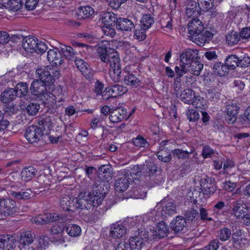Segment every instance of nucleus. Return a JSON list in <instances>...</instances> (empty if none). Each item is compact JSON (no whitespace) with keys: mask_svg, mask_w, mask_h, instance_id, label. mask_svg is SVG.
Returning a JSON list of instances; mask_svg holds the SVG:
<instances>
[{"mask_svg":"<svg viewBox=\"0 0 250 250\" xmlns=\"http://www.w3.org/2000/svg\"><path fill=\"white\" fill-rule=\"evenodd\" d=\"M37 79L34 80L29 88L31 94L40 99L47 92L46 86L51 85L59 78L60 73L51 66L38 68L36 71Z\"/></svg>","mask_w":250,"mask_h":250,"instance_id":"f257e3e1","label":"nucleus"},{"mask_svg":"<svg viewBox=\"0 0 250 250\" xmlns=\"http://www.w3.org/2000/svg\"><path fill=\"white\" fill-rule=\"evenodd\" d=\"M103 185L99 181L95 182L91 192H81L76 198L77 208L89 209L99 207L104 199Z\"/></svg>","mask_w":250,"mask_h":250,"instance_id":"f03ea898","label":"nucleus"},{"mask_svg":"<svg viewBox=\"0 0 250 250\" xmlns=\"http://www.w3.org/2000/svg\"><path fill=\"white\" fill-rule=\"evenodd\" d=\"M99 56L101 60L109 64L113 73H110V76L115 82L120 80L121 68L120 65V59L119 55L114 49H107L103 46L99 47L98 50Z\"/></svg>","mask_w":250,"mask_h":250,"instance_id":"7ed1b4c3","label":"nucleus"},{"mask_svg":"<svg viewBox=\"0 0 250 250\" xmlns=\"http://www.w3.org/2000/svg\"><path fill=\"white\" fill-rule=\"evenodd\" d=\"M153 237L145 229L139 230L138 235L131 237L129 243H122L125 250H142L146 248L147 244L153 241Z\"/></svg>","mask_w":250,"mask_h":250,"instance_id":"20e7f679","label":"nucleus"},{"mask_svg":"<svg viewBox=\"0 0 250 250\" xmlns=\"http://www.w3.org/2000/svg\"><path fill=\"white\" fill-rule=\"evenodd\" d=\"M201 188L199 191L195 189L192 192L193 198L195 197L193 203L197 204V202L202 201L203 198L206 200L210 196L213 194L216 190V186L211 179L209 177H206L201 179L200 181Z\"/></svg>","mask_w":250,"mask_h":250,"instance_id":"39448f33","label":"nucleus"},{"mask_svg":"<svg viewBox=\"0 0 250 250\" xmlns=\"http://www.w3.org/2000/svg\"><path fill=\"white\" fill-rule=\"evenodd\" d=\"M140 172L137 166L128 169H125L123 174L119 177L115 184V189L117 191H125L129 187L130 183L132 182Z\"/></svg>","mask_w":250,"mask_h":250,"instance_id":"423d86ee","label":"nucleus"},{"mask_svg":"<svg viewBox=\"0 0 250 250\" xmlns=\"http://www.w3.org/2000/svg\"><path fill=\"white\" fill-rule=\"evenodd\" d=\"M22 46L25 51L31 53L36 52L42 54L47 48L44 42H39L37 38L30 36L25 37L22 39Z\"/></svg>","mask_w":250,"mask_h":250,"instance_id":"0eeeda50","label":"nucleus"},{"mask_svg":"<svg viewBox=\"0 0 250 250\" xmlns=\"http://www.w3.org/2000/svg\"><path fill=\"white\" fill-rule=\"evenodd\" d=\"M24 136L30 143H37L43 138V129L38 125H30L27 128Z\"/></svg>","mask_w":250,"mask_h":250,"instance_id":"6e6552de","label":"nucleus"},{"mask_svg":"<svg viewBox=\"0 0 250 250\" xmlns=\"http://www.w3.org/2000/svg\"><path fill=\"white\" fill-rule=\"evenodd\" d=\"M162 206V215L167 217L177 212L176 206L172 199L166 197L160 202L157 204L156 208L158 206Z\"/></svg>","mask_w":250,"mask_h":250,"instance_id":"1a4fd4ad","label":"nucleus"},{"mask_svg":"<svg viewBox=\"0 0 250 250\" xmlns=\"http://www.w3.org/2000/svg\"><path fill=\"white\" fill-rule=\"evenodd\" d=\"M127 89L126 87L119 84H115L106 87L102 96L104 99L107 100L109 98H116L126 93Z\"/></svg>","mask_w":250,"mask_h":250,"instance_id":"9d476101","label":"nucleus"},{"mask_svg":"<svg viewBox=\"0 0 250 250\" xmlns=\"http://www.w3.org/2000/svg\"><path fill=\"white\" fill-rule=\"evenodd\" d=\"M204 27L202 22L197 18H193L188 24V31L190 40L194 42V38H197L201 32H203Z\"/></svg>","mask_w":250,"mask_h":250,"instance_id":"9b49d317","label":"nucleus"},{"mask_svg":"<svg viewBox=\"0 0 250 250\" xmlns=\"http://www.w3.org/2000/svg\"><path fill=\"white\" fill-rule=\"evenodd\" d=\"M239 110V107L236 103L231 102L229 103L226 106L225 119L229 124H233L237 120V115Z\"/></svg>","mask_w":250,"mask_h":250,"instance_id":"f8f14e48","label":"nucleus"},{"mask_svg":"<svg viewBox=\"0 0 250 250\" xmlns=\"http://www.w3.org/2000/svg\"><path fill=\"white\" fill-rule=\"evenodd\" d=\"M62 220L61 216L56 213H44L40 214L32 219V222L38 225H42L48 222Z\"/></svg>","mask_w":250,"mask_h":250,"instance_id":"ddd939ff","label":"nucleus"},{"mask_svg":"<svg viewBox=\"0 0 250 250\" xmlns=\"http://www.w3.org/2000/svg\"><path fill=\"white\" fill-rule=\"evenodd\" d=\"M15 242V237L11 234L0 235V250H13Z\"/></svg>","mask_w":250,"mask_h":250,"instance_id":"4468645a","label":"nucleus"},{"mask_svg":"<svg viewBox=\"0 0 250 250\" xmlns=\"http://www.w3.org/2000/svg\"><path fill=\"white\" fill-rule=\"evenodd\" d=\"M0 210L4 216H9L16 212V202L11 199L4 200L0 202Z\"/></svg>","mask_w":250,"mask_h":250,"instance_id":"2eb2a0df","label":"nucleus"},{"mask_svg":"<svg viewBox=\"0 0 250 250\" xmlns=\"http://www.w3.org/2000/svg\"><path fill=\"white\" fill-rule=\"evenodd\" d=\"M168 233V227L163 222H159L156 227L155 230H150L149 232L150 236L153 237V240L156 238L161 239L167 236Z\"/></svg>","mask_w":250,"mask_h":250,"instance_id":"dca6fc26","label":"nucleus"},{"mask_svg":"<svg viewBox=\"0 0 250 250\" xmlns=\"http://www.w3.org/2000/svg\"><path fill=\"white\" fill-rule=\"evenodd\" d=\"M60 205L64 210L73 211L77 208L76 198L70 195H64L61 199Z\"/></svg>","mask_w":250,"mask_h":250,"instance_id":"f3484780","label":"nucleus"},{"mask_svg":"<svg viewBox=\"0 0 250 250\" xmlns=\"http://www.w3.org/2000/svg\"><path fill=\"white\" fill-rule=\"evenodd\" d=\"M48 61L55 66L60 65L63 61V57L62 53L57 49H50L47 52Z\"/></svg>","mask_w":250,"mask_h":250,"instance_id":"a211bd4d","label":"nucleus"},{"mask_svg":"<svg viewBox=\"0 0 250 250\" xmlns=\"http://www.w3.org/2000/svg\"><path fill=\"white\" fill-rule=\"evenodd\" d=\"M100 20L106 26H111L116 22L118 17L116 14L111 12L102 11L100 14Z\"/></svg>","mask_w":250,"mask_h":250,"instance_id":"6ab92c4d","label":"nucleus"},{"mask_svg":"<svg viewBox=\"0 0 250 250\" xmlns=\"http://www.w3.org/2000/svg\"><path fill=\"white\" fill-rule=\"evenodd\" d=\"M117 28L123 31H131L135 27L133 21L127 18H118L116 22Z\"/></svg>","mask_w":250,"mask_h":250,"instance_id":"aec40b11","label":"nucleus"},{"mask_svg":"<svg viewBox=\"0 0 250 250\" xmlns=\"http://www.w3.org/2000/svg\"><path fill=\"white\" fill-rule=\"evenodd\" d=\"M198 52L196 49H187L181 54L180 59L184 63H190L195 61L198 57Z\"/></svg>","mask_w":250,"mask_h":250,"instance_id":"412c9836","label":"nucleus"},{"mask_svg":"<svg viewBox=\"0 0 250 250\" xmlns=\"http://www.w3.org/2000/svg\"><path fill=\"white\" fill-rule=\"evenodd\" d=\"M126 228L122 224H113L110 228V236L114 239H120L125 236Z\"/></svg>","mask_w":250,"mask_h":250,"instance_id":"4be33fe9","label":"nucleus"},{"mask_svg":"<svg viewBox=\"0 0 250 250\" xmlns=\"http://www.w3.org/2000/svg\"><path fill=\"white\" fill-rule=\"evenodd\" d=\"M126 110L125 108L119 107L112 110L109 119L113 123H118L126 117Z\"/></svg>","mask_w":250,"mask_h":250,"instance_id":"5701e85b","label":"nucleus"},{"mask_svg":"<svg viewBox=\"0 0 250 250\" xmlns=\"http://www.w3.org/2000/svg\"><path fill=\"white\" fill-rule=\"evenodd\" d=\"M35 235L30 231H24L21 233L19 242L22 249H25L31 244Z\"/></svg>","mask_w":250,"mask_h":250,"instance_id":"b1692460","label":"nucleus"},{"mask_svg":"<svg viewBox=\"0 0 250 250\" xmlns=\"http://www.w3.org/2000/svg\"><path fill=\"white\" fill-rule=\"evenodd\" d=\"M17 97V92L13 88H7L0 95V101L4 104H8L13 101Z\"/></svg>","mask_w":250,"mask_h":250,"instance_id":"393cba45","label":"nucleus"},{"mask_svg":"<svg viewBox=\"0 0 250 250\" xmlns=\"http://www.w3.org/2000/svg\"><path fill=\"white\" fill-rule=\"evenodd\" d=\"M187 224L186 219L181 216H178L172 221L170 226L171 229L175 233L183 230Z\"/></svg>","mask_w":250,"mask_h":250,"instance_id":"a878e982","label":"nucleus"},{"mask_svg":"<svg viewBox=\"0 0 250 250\" xmlns=\"http://www.w3.org/2000/svg\"><path fill=\"white\" fill-rule=\"evenodd\" d=\"M37 172V169L33 166L25 167L21 171V179L24 182H29L35 176Z\"/></svg>","mask_w":250,"mask_h":250,"instance_id":"bb28decb","label":"nucleus"},{"mask_svg":"<svg viewBox=\"0 0 250 250\" xmlns=\"http://www.w3.org/2000/svg\"><path fill=\"white\" fill-rule=\"evenodd\" d=\"M246 209L249 208L246 207V205L242 204L238 201L232 203V213L236 217L239 219L241 218L244 216Z\"/></svg>","mask_w":250,"mask_h":250,"instance_id":"cd10ccee","label":"nucleus"},{"mask_svg":"<svg viewBox=\"0 0 250 250\" xmlns=\"http://www.w3.org/2000/svg\"><path fill=\"white\" fill-rule=\"evenodd\" d=\"M94 13V9L89 6L80 7L78 8L76 12L78 18L80 20L89 18L92 16Z\"/></svg>","mask_w":250,"mask_h":250,"instance_id":"c85d7f7f","label":"nucleus"},{"mask_svg":"<svg viewBox=\"0 0 250 250\" xmlns=\"http://www.w3.org/2000/svg\"><path fill=\"white\" fill-rule=\"evenodd\" d=\"M198 5H199L198 3L192 0H190L187 4L186 13L188 18H190L192 16L196 17L200 15Z\"/></svg>","mask_w":250,"mask_h":250,"instance_id":"c756f323","label":"nucleus"},{"mask_svg":"<svg viewBox=\"0 0 250 250\" xmlns=\"http://www.w3.org/2000/svg\"><path fill=\"white\" fill-rule=\"evenodd\" d=\"M53 116L43 115L39 118L38 123L39 126H42L41 127L43 128L44 130L45 129L50 130L53 127Z\"/></svg>","mask_w":250,"mask_h":250,"instance_id":"7c9ffc66","label":"nucleus"},{"mask_svg":"<svg viewBox=\"0 0 250 250\" xmlns=\"http://www.w3.org/2000/svg\"><path fill=\"white\" fill-rule=\"evenodd\" d=\"M188 72L195 76H199L203 68V64L199 61H192L187 63Z\"/></svg>","mask_w":250,"mask_h":250,"instance_id":"2f4dec72","label":"nucleus"},{"mask_svg":"<svg viewBox=\"0 0 250 250\" xmlns=\"http://www.w3.org/2000/svg\"><path fill=\"white\" fill-rule=\"evenodd\" d=\"M111 171L109 166L102 165L99 168V177L103 181H109L111 179Z\"/></svg>","mask_w":250,"mask_h":250,"instance_id":"473e14b6","label":"nucleus"},{"mask_svg":"<svg viewBox=\"0 0 250 250\" xmlns=\"http://www.w3.org/2000/svg\"><path fill=\"white\" fill-rule=\"evenodd\" d=\"M198 36L197 38L193 37L194 42L200 46H203L205 43L208 42L212 37L213 35L208 31H204L201 32Z\"/></svg>","mask_w":250,"mask_h":250,"instance_id":"72a5a7b5","label":"nucleus"},{"mask_svg":"<svg viewBox=\"0 0 250 250\" xmlns=\"http://www.w3.org/2000/svg\"><path fill=\"white\" fill-rule=\"evenodd\" d=\"M146 190L139 187H134L129 191L125 198L143 199L146 197Z\"/></svg>","mask_w":250,"mask_h":250,"instance_id":"f704fd0d","label":"nucleus"},{"mask_svg":"<svg viewBox=\"0 0 250 250\" xmlns=\"http://www.w3.org/2000/svg\"><path fill=\"white\" fill-rule=\"evenodd\" d=\"M124 82L127 85L136 88L141 85V81L135 75L128 73L124 77Z\"/></svg>","mask_w":250,"mask_h":250,"instance_id":"c9c22d12","label":"nucleus"},{"mask_svg":"<svg viewBox=\"0 0 250 250\" xmlns=\"http://www.w3.org/2000/svg\"><path fill=\"white\" fill-rule=\"evenodd\" d=\"M195 93L191 89H186L181 92L180 95L181 100L187 104H190L191 100L194 99Z\"/></svg>","mask_w":250,"mask_h":250,"instance_id":"e433bc0d","label":"nucleus"},{"mask_svg":"<svg viewBox=\"0 0 250 250\" xmlns=\"http://www.w3.org/2000/svg\"><path fill=\"white\" fill-rule=\"evenodd\" d=\"M14 89L17 92V97L20 98L25 97L29 90L27 83L23 82L17 83Z\"/></svg>","mask_w":250,"mask_h":250,"instance_id":"4c0bfd02","label":"nucleus"},{"mask_svg":"<svg viewBox=\"0 0 250 250\" xmlns=\"http://www.w3.org/2000/svg\"><path fill=\"white\" fill-rule=\"evenodd\" d=\"M32 194V191L30 189L22 190L20 191H11V194L17 200H27L30 198Z\"/></svg>","mask_w":250,"mask_h":250,"instance_id":"58836bf2","label":"nucleus"},{"mask_svg":"<svg viewBox=\"0 0 250 250\" xmlns=\"http://www.w3.org/2000/svg\"><path fill=\"white\" fill-rule=\"evenodd\" d=\"M40 100L42 102L44 105L46 107H53L56 104V96L51 93L47 92L41 98Z\"/></svg>","mask_w":250,"mask_h":250,"instance_id":"ea45409f","label":"nucleus"},{"mask_svg":"<svg viewBox=\"0 0 250 250\" xmlns=\"http://www.w3.org/2000/svg\"><path fill=\"white\" fill-rule=\"evenodd\" d=\"M213 72L215 75L220 77L225 76L229 72V69L225 63L221 62L215 63L213 67Z\"/></svg>","mask_w":250,"mask_h":250,"instance_id":"a19ab883","label":"nucleus"},{"mask_svg":"<svg viewBox=\"0 0 250 250\" xmlns=\"http://www.w3.org/2000/svg\"><path fill=\"white\" fill-rule=\"evenodd\" d=\"M240 36L239 33L232 30L226 36L227 42L230 46L236 44L240 40Z\"/></svg>","mask_w":250,"mask_h":250,"instance_id":"79ce46f5","label":"nucleus"},{"mask_svg":"<svg viewBox=\"0 0 250 250\" xmlns=\"http://www.w3.org/2000/svg\"><path fill=\"white\" fill-rule=\"evenodd\" d=\"M61 48L62 52L67 59L74 61L77 58L78 54L71 47L62 45Z\"/></svg>","mask_w":250,"mask_h":250,"instance_id":"37998d69","label":"nucleus"},{"mask_svg":"<svg viewBox=\"0 0 250 250\" xmlns=\"http://www.w3.org/2000/svg\"><path fill=\"white\" fill-rule=\"evenodd\" d=\"M225 63L229 70H233L239 66V58L235 55H230L225 59Z\"/></svg>","mask_w":250,"mask_h":250,"instance_id":"c03bdc74","label":"nucleus"},{"mask_svg":"<svg viewBox=\"0 0 250 250\" xmlns=\"http://www.w3.org/2000/svg\"><path fill=\"white\" fill-rule=\"evenodd\" d=\"M66 231L71 236L77 237L81 233V229L76 224H70L66 228Z\"/></svg>","mask_w":250,"mask_h":250,"instance_id":"a18cd8bd","label":"nucleus"},{"mask_svg":"<svg viewBox=\"0 0 250 250\" xmlns=\"http://www.w3.org/2000/svg\"><path fill=\"white\" fill-rule=\"evenodd\" d=\"M154 22V19L150 15L146 14L143 16L141 19V26L143 28L147 30L151 27Z\"/></svg>","mask_w":250,"mask_h":250,"instance_id":"49530a36","label":"nucleus"},{"mask_svg":"<svg viewBox=\"0 0 250 250\" xmlns=\"http://www.w3.org/2000/svg\"><path fill=\"white\" fill-rule=\"evenodd\" d=\"M174 157L178 159L185 160L189 157V154L191 153V152H188L186 150H184L181 149H175L171 151Z\"/></svg>","mask_w":250,"mask_h":250,"instance_id":"de8ad7c7","label":"nucleus"},{"mask_svg":"<svg viewBox=\"0 0 250 250\" xmlns=\"http://www.w3.org/2000/svg\"><path fill=\"white\" fill-rule=\"evenodd\" d=\"M134 145L138 147L146 148L149 146L147 141L142 136L138 135L132 140Z\"/></svg>","mask_w":250,"mask_h":250,"instance_id":"09e8293b","label":"nucleus"},{"mask_svg":"<svg viewBox=\"0 0 250 250\" xmlns=\"http://www.w3.org/2000/svg\"><path fill=\"white\" fill-rule=\"evenodd\" d=\"M200 202L194 204L196 205V208L199 209V216L201 220L203 221H211L212 219L211 217H208V210L202 207V205L200 204Z\"/></svg>","mask_w":250,"mask_h":250,"instance_id":"8fccbe9b","label":"nucleus"},{"mask_svg":"<svg viewBox=\"0 0 250 250\" xmlns=\"http://www.w3.org/2000/svg\"><path fill=\"white\" fill-rule=\"evenodd\" d=\"M167 149L165 150V148H162L157 152V156L158 159L162 162L165 163H168L171 160V155L166 152Z\"/></svg>","mask_w":250,"mask_h":250,"instance_id":"3c124183","label":"nucleus"},{"mask_svg":"<svg viewBox=\"0 0 250 250\" xmlns=\"http://www.w3.org/2000/svg\"><path fill=\"white\" fill-rule=\"evenodd\" d=\"M40 109V104L37 103H32L29 104L26 108L27 114L30 116L36 115Z\"/></svg>","mask_w":250,"mask_h":250,"instance_id":"603ef678","label":"nucleus"},{"mask_svg":"<svg viewBox=\"0 0 250 250\" xmlns=\"http://www.w3.org/2000/svg\"><path fill=\"white\" fill-rule=\"evenodd\" d=\"M179 65L180 67L178 66H175L174 70L177 76L179 78H180L188 72V70L187 69L188 67L187 66V63H184L181 61Z\"/></svg>","mask_w":250,"mask_h":250,"instance_id":"864d4df0","label":"nucleus"},{"mask_svg":"<svg viewBox=\"0 0 250 250\" xmlns=\"http://www.w3.org/2000/svg\"><path fill=\"white\" fill-rule=\"evenodd\" d=\"M63 231V227L58 225H54L51 228V233L53 235H59V240L62 241V234Z\"/></svg>","mask_w":250,"mask_h":250,"instance_id":"5fc2aeb1","label":"nucleus"},{"mask_svg":"<svg viewBox=\"0 0 250 250\" xmlns=\"http://www.w3.org/2000/svg\"><path fill=\"white\" fill-rule=\"evenodd\" d=\"M39 249H45L48 247L49 245V237L45 235L40 236L38 240Z\"/></svg>","mask_w":250,"mask_h":250,"instance_id":"6e6d98bb","label":"nucleus"},{"mask_svg":"<svg viewBox=\"0 0 250 250\" xmlns=\"http://www.w3.org/2000/svg\"><path fill=\"white\" fill-rule=\"evenodd\" d=\"M9 4L8 9L14 12L18 11L22 6L21 0H11Z\"/></svg>","mask_w":250,"mask_h":250,"instance_id":"4d7b16f0","label":"nucleus"},{"mask_svg":"<svg viewBox=\"0 0 250 250\" xmlns=\"http://www.w3.org/2000/svg\"><path fill=\"white\" fill-rule=\"evenodd\" d=\"M231 235V230L228 228H224L221 229L218 237L221 240L226 241L230 238Z\"/></svg>","mask_w":250,"mask_h":250,"instance_id":"13d9d810","label":"nucleus"},{"mask_svg":"<svg viewBox=\"0 0 250 250\" xmlns=\"http://www.w3.org/2000/svg\"><path fill=\"white\" fill-rule=\"evenodd\" d=\"M198 214L196 209L191 208L185 211L184 215L188 220L192 221L198 215Z\"/></svg>","mask_w":250,"mask_h":250,"instance_id":"bf43d9fd","label":"nucleus"},{"mask_svg":"<svg viewBox=\"0 0 250 250\" xmlns=\"http://www.w3.org/2000/svg\"><path fill=\"white\" fill-rule=\"evenodd\" d=\"M187 115L190 122H195L199 118V114L193 109H188L187 112Z\"/></svg>","mask_w":250,"mask_h":250,"instance_id":"052dcab7","label":"nucleus"},{"mask_svg":"<svg viewBox=\"0 0 250 250\" xmlns=\"http://www.w3.org/2000/svg\"><path fill=\"white\" fill-rule=\"evenodd\" d=\"M147 29H145L141 26L140 29H136L135 31L134 36L135 39H137L139 41H143L146 38V31Z\"/></svg>","mask_w":250,"mask_h":250,"instance_id":"680f3d73","label":"nucleus"},{"mask_svg":"<svg viewBox=\"0 0 250 250\" xmlns=\"http://www.w3.org/2000/svg\"><path fill=\"white\" fill-rule=\"evenodd\" d=\"M81 72L85 79L89 81L92 80L94 75V71L90 67L89 65H88V67L84 68Z\"/></svg>","mask_w":250,"mask_h":250,"instance_id":"e2e57ef3","label":"nucleus"},{"mask_svg":"<svg viewBox=\"0 0 250 250\" xmlns=\"http://www.w3.org/2000/svg\"><path fill=\"white\" fill-rule=\"evenodd\" d=\"M214 154V150L209 146H204L202 153V155L204 158H210Z\"/></svg>","mask_w":250,"mask_h":250,"instance_id":"0e129e2a","label":"nucleus"},{"mask_svg":"<svg viewBox=\"0 0 250 250\" xmlns=\"http://www.w3.org/2000/svg\"><path fill=\"white\" fill-rule=\"evenodd\" d=\"M204 100L203 98H201L200 96H196L195 95V97L193 100H191L190 104H191L194 107L196 108H200L203 109L204 104H202V102Z\"/></svg>","mask_w":250,"mask_h":250,"instance_id":"69168bd1","label":"nucleus"},{"mask_svg":"<svg viewBox=\"0 0 250 250\" xmlns=\"http://www.w3.org/2000/svg\"><path fill=\"white\" fill-rule=\"evenodd\" d=\"M239 66L241 67L248 66L250 64V58L246 55L239 57Z\"/></svg>","mask_w":250,"mask_h":250,"instance_id":"338daca9","label":"nucleus"},{"mask_svg":"<svg viewBox=\"0 0 250 250\" xmlns=\"http://www.w3.org/2000/svg\"><path fill=\"white\" fill-rule=\"evenodd\" d=\"M219 247L218 240H213L209 244L205 247L203 250H217Z\"/></svg>","mask_w":250,"mask_h":250,"instance_id":"774afa93","label":"nucleus"}]
</instances>
